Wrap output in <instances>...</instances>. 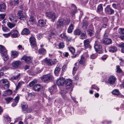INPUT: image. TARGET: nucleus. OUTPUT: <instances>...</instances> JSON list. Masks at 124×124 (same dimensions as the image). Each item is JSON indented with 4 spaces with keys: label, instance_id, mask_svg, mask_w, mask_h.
<instances>
[{
    "label": "nucleus",
    "instance_id": "obj_17",
    "mask_svg": "<svg viewBox=\"0 0 124 124\" xmlns=\"http://www.w3.org/2000/svg\"><path fill=\"white\" fill-rule=\"evenodd\" d=\"M18 18L21 20H24L26 19L25 16L23 15V12L22 11L18 12Z\"/></svg>",
    "mask_w": 124,
    "mask_h": 124
},
{
    "label": "nucleus",
    "instance_id": "obj_51",
    "mask_svg": "<svg viewBox=\"0 0 124 124\" xmlns=\"http://www.w3.org/2000/svg\"><path fill=\"white\" fill-rule=\"evenodd\" d=\"M29 22L32 25L34 23V18L33 17L31 16Z\"/></svg>",
    "mask_w": 124,
    "mask_h": 124
},
{
    "label": "nucleus",
    "instance_id": "obj_26",
    "mask_svg": "<svg viewBox=\"0 0 124 124\" xmlns=\"http://www.w3.org/2000/svg\"><path fill=\"white\" fill-rule=\"evenodd\" d=\"M80 38L82 39H84L86 37V35L85 32L82 31L80 34Z\"/></svg>",
    "mask_w": 124,
    "mask_h": 124
},
{
    "label": "nucleus",
    "instance_id": "obj_20",
    "mask_svg": "<svg viewBox=\"0 0 124 124\" xmlns=\"http://www.w3.org/2000/svg\"><path fill=\"white\" fill-rule=\"evenodd\" d=\"M72 10L70 13V14L71 15H73L77 12L78 10L76 7L74 5H72Z\"/></svg>",
    "mask_w": 124,
    "mask_h": 124
},
{
    "label": "nucleus",
    "instance_id": "obj_57",
    "mask_svg": "<svg viewBox=\"0 0 124 124\" xmlns=\"http://www.w3.org/2000/svg\"><path fill=\"white\" fill-rule=\"evenodd\" d=\"M118 32L120 34H124V29L120 28L118 30Z\"/></svg>",
    "mask_w": 124,
    "mask_h": 124
},
{
    "label": "nucleus",
    "instance_id": "obj_23",
    "mask_svg": "<svg viewBox=\"0 0 124 124\" xmlns=\"http://www.w3.org/2000/svg\"><path fill=\"white\" fill-rule=\"evenodd\" d=\"M45 62L48 66H51L54 64V62L51 60L49 59L46 58L45 59Z\"/></svg>",
    "mask_w": 124,
    "mask_h": 124
},
{
    "label": "nucleus",
    "instance_id": "obj_7",
    "mask_svg": "<svg viewBox=\"0 0 124 124\" xmlns=\"http://www.w3.org/2000/svg\"><path fill=\"white\" fill-rule=\"evenodd\" d=\"M46 16L51 19L53 22H54L55 19L56 18L55 13L53 12H47L46 13Z\"/></svg>",
    "mask_w": 124,
    "mask_h": 124
},
{
    "label": "nucleus",
    "instance_id": "obj_30",
    "mask_svg": "<svg viewBox=\"0 0 124 124\" xmlns=\"http://www.w3.org/2000/svg\"><path fill=\"white\" fill-rule=\"evenodd\" d=\"M55 86L51 87L49 88V91L50 92L52 93H54L56 92V89Z\"/></svg>",
    "mask_w": 124,
    "mask_h": 124
},
{
    "label": "nucleus",
    "instance_id": "obj_45",
    "mask_svg": "<svg viewBox=\"0 0 124 124\" xmlns=\"http://www.w3.org/2000/svg\"><path fill=\"white\" fill-rule=\"evenodd\" d=\"M81 32L79 29H78L74 31V34L76 35H79Z\"/></svg>",
    "mask_w": 124,
    "mask_h": 124
},
{
    "label": "nucleus",
    "instance_id": "obj_13",
    "mask_svg": "<svg viewBox=\"0 0 124 124\" xmlns=\"http://www.w3.org/2000/svg\"><path fill=\"white\" fill-rule=\"evenodd\" d=\"M43 89L42 86L41 85L36 84L33 87V90L36 91H41Z\"/></svg>",
    "mask_w": 124,
    "mask_h": 124
},
{
    "label": "nucleus",
    "instance_id": "obj_46",
    "mask_svg": "<svg viewBox=\"0 0 124 124\" xmlns=\"http://www.w3.org/2000/svg\"><path fill=\"white\" fill-rule=\"evenodd\" d=\"M112 93L114 95H118L119 94L118 91L117 89H115L113 90L112 92Z\"/></svg>",
    "mask_w": 124,
    "mask_h": 124
},
{
    "label": "nucleus",
    "instance_id": "obj_2",
    "mask_svg": "<svg viewBox=\"0 0 124 124\" xmlns=\"http://www.w3.org/2000/svg\"><path fill=\"white\" fill-rule=\"evenodd\" d=\"M30 41L32 47L34 50H37V47L35 38L34 37H31L30 39Z\"/></svg>",
    "mask_w": 124,
    "mask_h": 124
},
{
    "label": "nucleus",
    "instance_id": "obj_32",
    "mask_svg": "<svg viewBox=\"0 0 124 124\" xmlns=\"http://www.w3.org/2000/svg\"><path fill=\"white\" fill-rule=\"evenodd\" d=\"M4 93H3V95L6 96L7 95H9L11 94L12 93V91L10 90H8L4 92Z\"/></svg>",
    "mask_w": 124,
    "mask_h": 124
},
{
    "label": "nucleus",
    "instance_id": "obj_27",
    "mask_svg": "<svg viewBox=\"0 0 124 124\" xmlns=\"http://www.w3.org/2000/svg\"><path fill=\"white\" fill-rule=\"evenodd\" d=\"M46 21L45 20H40L38 21V22L40 26L43 27L45 25Z\"/></svg>",
    "mask_w": 124,
    "mask_h": 124
},
{
    "label": "nucleus",
    "instance_id": "obj_61",
    "mask_svg": "<svg viewBox=\"0 0 124 124\" xmlns=\"http://www.w3.org/2000/svg\"><path fill=\"white\" fill-rule=\"evenodd\" d=\"M17 47L19 50H21L22 51L24 50V49L23 47L21 45H19Z\"/></svg>",
    "mask_w": 124,
    "mask_h": 124
},
{
    "label": "nucleus",
    "instance_id": "obj_59",
    "mask_svg": "<svg viewBox=\"0 0 124 124\" xmlns=\"http://www.w3.org/2000/svg\"><path fill=\"white\" fill-rule=\"evenodd\" d=\"M91 88L92 89L96 90L97 91H98L99 90V88L94 85H92Z\"/></svg>",
    "mask_w": 124,
    "mask_h": 124
},
{
    "label": "nucleus",
    "instance_id": "obj_11",
    "mask_svg": "<svg viewBox=\"0 0 124 124\" xmlns=\"http://www.w3.org/2000/svg\"><path fill=\"white\" fill-rule=\"evenodd\" d=\"M11 37L12 38H16L18 37V32L16 29H13L10 32Z\"/></svg>",
    "mask_w": 124,
    "mask_h": 124
},
{
    "label": "nucleus",
    "instance_id": "obj_48",
    "mask_svg": "<svg viewBox=\"0 0 124 124\" xmlns=\"http://www.w3.org/2000/svg\"><path fill=\"white\" fill-rule=\"evenodd\" d=\"M87 32L88 34L90 36H93L94 33V32L93 31L89 29L88 30Z\"/></svg>",
    "mask_w": 124,
    "mask_h": 124
},
{
    "label": "nucleus",
    "instance_id": "obj_34",
    "mask_svg": "<svg viewBox=\"0 0 124 124\" xmlns=\"http://www.w3.org/2000/svg\"><path fill=\"white\" fill-rule=\"evenodd\" d=\"M22 107L23 110L24 111L26 110L28 108V106L27 103L24 102H23L22 103Z\"/></svg>",
    "mask_w": 124,
    "mask_h": 124
},
{
    "label": "nucleus",
    "instance_id": "obj_14",
    "mask_svg": "<svg viewBox=\"0 0 124 124\" xmlns=\"http://www.w3.org/2000/svg\"><path fill=\"white\" fill-rule=\"evenodd\" d=\"M17 16L15 14H11L9 16V20L12 22H17L16 19Z\"/></svg>",
    "mask_w": 124,
    "mask_h": 124
},
{
    "label": "nucleus",
    "instance_id": "obj_22",
    "mask_svg": "<svg viewBox=\"0 0 124 124\" xmlns=\"http://www.w3.org/2000/svg\"><path fill=\"white\" fill-rule=\"evenodd\" d=\"M11 56L12 58H17L19 55V53L16 51H11Z\"/></svg>",
    "mask_w": 124,
    "mask_h": 124
},
{
    "label": "nucleus",
    "instance_id": "obj_3",
    "mask_svg": "<svg viewBox=\"0 0 124 124\" xmlns=\"http://www.w3.org/2000/svg\"><path fill=\"white\" fill-rule=\"evenodd\" d=\"M52 76L50 74L44 75L41 78L42 80L44 82L50 80L52 79Z\"/></svg>",
    "mask_w": 124,
    "mask_h": 124
},
{
    "label": "nucleus",
    "instance_id": "obj_40",
    "mask_svg": "<svg viewBox=\"0 0 124 124\" xmlns=\"http://www.w3.org/2000/svg\"><path fill=\"white\" fill-rule=\"evenodd\" d=\"M73 26L72 24H71L69 26L68 30V32L69 33L71 32L73 29Z\"/></svg>",
    "mask_w": 124,
    "mask_h": 124
},
{
    "label": "nucleus",
    "instance_id": "obj_64",
    "mask_svg": "<svg viewBox=\"0 0 124 124\" xmlns=\"http://www.w3.org/2000/svg\"><path fill=\"white\" fill-rule=\"evenodd\" d=\"M63 55L65 57H67L69 55V54L67 52H64L63 53Z\"/></svg>",
    "mask_w": 124,
    "mask_h": 124
},
{
    "label": "nucleus",
    "instance_id": "obj_5",
    "mask_svg": "<svg viewBox=\"0 0 124 124\" xmlns=\"http://www.w3.org/2000/svg\"><path fill=\"white\" fill-rule=\"evenodd\" d=\"M105 13L111 15L114 13V11L110 7L109 5H108L105 8Z\"/></svg>",
    "mask_w": 124,
    "mask_h": 124
},
{
    "label": "nucleus",
    "instance_id": "obj_10",
    "mask_svg": "<svg viewBox=\"0 0 124 124\" xmlns=\"http://www.w3.org/2000/svg\"><path fill=\"white\" fill-rule=\"evenodd\" d=\"M21 60H23L25 62L27 63H29L32 61V58L31 56L24 55L21 59Z\"/></svg>",
    "mask_w": 124,
    "mask_h": 124
},
{
    "label": "nucleus",
    "instance_id": "obj_31",
    "mask_svg": "<svg viewBox=\"0 0 124 124\" xmlns=\"http://www.w3.org/2000/svg\"><path fill=\"white\" fill-rule=\"evenodd\" d=\"M72 84H65L66 89L69 91H71L73 90V88L71 87Z\"/></svg>",
    "mask_w": 124,
    "mask_h": 124
},
{
    "label": "nucleus",
    "instance_id": "obj_55",
    "mask_svg": "<svg viewBox=\"0 0 124 124\" xmlns=\"http://www.w3.org/2000/svg\"><path fill=\"white\" fill-rule=\"evenodd\" d=\"M65 84H72V81L70 79H67L65 81Z\"/></svg>",
    "mask_w": 124,
    "mask_h": 124
},
{
    "label": "nucleus",
    "instance_id": "obj_62",
    "mask_svg": "<svg viewBox=\"0 0 124 124\" xmlns=\"http://www.w3.org/2000/svg\"><path fill=\"white\" fill-rule=\"evenodd\" d=\"M19 97L18 96L14 99V100L16 103H17L19 101Z\"/></svg>",
    "mask_w": 124,
    "mask_h": 124
},
{
    "label": "nucleus",
    "instance_id": "obj_41",
    "mask_svg": "<svg viewBox=\"0 0 124 124\" xmlns=\"http://www.w3.org/2000/svg\"><path fill=\"white\" fill-rule=\"evenodd\" d=\"M4 120L5 121L6 124H7L9 123L11 121V118L8 116H7L5 118Z\"/></svg>",
    "mask_w": 124,
    "mask_h": 124
},
{
    "label": "nucleus",
    "instance_id": "obj_56",
    "mask_svg": "<svg viewBox=\"0 0 124 124\" xmlns=\"http://www.w3.org/2000/svg\"><path fill=\"white\" fill-rule=\"evenodd\" d=\"M58 46L59 48H63L64 46V45L63 43L61 42L59 44Z\"/></svg>",
    "mask_w": 124,
    "mask_h": 124
},
{
    "label": "nucleus",
    "instance_id": "obj_42",
    "mask_svg": "<svg viewBox=\"0 0 124 124\" xmlns=\"http://www.w3.org/2000/svg\"><path fill=\"white\" fill-rule=\"evenodd\" d=\"M103 21L104 23L105 24H103L102 25V26L103 27L105 28L106 27V26H107L106 23L108 22V19L107 18L105 17L104 18Z\"/></svg>",
    "mask_w": 124,
    "mask_h": 124
},
{
    "label": "nucleus",
    "instance_id": "obj_8",
    "mask_svg": "<svg viewBox=\"0 0 124 124\" xmlns=\"http://www.w3.org/2000/svg\"><path fill=\"white\" fill-rule=\"evenodd\" d=\"M0 83L7 88H8L9 86V84L7 79H3L0 80Z\"/></svg>",
    "mask_w": 124,
    "mask_h": 124
},
{
    "label": "nucleus",
    "instance_id": "obj_12",
    "mask_svg": "<svg viewBox=\"0 0 124 124\" xmlns=\"http://www.w3.org/2000/svg\"><path fill=\"white\" fill-rule=\"evenodd\" d=\"M22 62L20 61H15L12 63V66L16 68H18L22 64Z\"/></svg>",
    "mask_w": 124,
    "mask_h": 124
},
{
    "label": "nucleus",
    "instance_id": "obj_39",
    "mask_svg": "<svg viewBox=\"0 0 124 124\" xmlns=\"http://www.w3.org/2000/svg\"><path fill=\"white\" fill-rule=\"evenodd\" d=\"M23 83V82L22 81H20L19 82L17 85L16 86V90H17L20 88L21 87Z\"/></svg>",
    "mask_w": 124,
    "mask_h": 124
},
{
    "label": "nucleus",
    "instance_id": "obj_25",
    "mask_svg": "<svg viewBox=\"0 0 124 124\" xmlns=\"http://www.w3.org/2000/svg\"><path fill=\"white\" fill-rule=\"evenodd\" d=\"M109 49V51L110 52H114L117 50L116 47L114 46H110Z\"/></svg>",
    "mask_w": 124,
    "mask_h": 124
},
{
    "label": "nucleus",
    "instance_id": "obj_53",
    "mask_svg": "<svg viewBox=\"0 0 124 124\" xmlns=\"http://www.w3.org/2000/svg\"><path fill=\"white\" fill-rule=\"evenodd\" d=\"M55 32V31L54 29H52L51 31V34L49 35L50 37L52 38L53 37Z\"/></svg>",
    "mask_w": 124,
    "mask_h": 124
},
{
    "label": "nucleus",
    "instance_id": "obj_49",
    "mask_svg": "<svg viewBox=\"0 0 124 124\" xmlns=\"http://www.w3.org/2000/svg\"><path fill=\"white\" fill-rule=\"evenodd\" d=\"M5 100L8 103L12 101L13 100V98L10 97H8L5 98Z\"/></svg>",
    "mask_w": 124,
    "mask_h": 124
},
{
    "label": "nucleus",
    "instance_id": "obj_33",
    "mask_svg": "<svg viewBox=\"0 0 124 124\" xmlns=\"http://www.w3.org/2000/svg\"><path fill=\"white\" fill-rule=\"evenodd\" d=\"M38 52L40 54H45L46 53V51L45 49L42 48L39 49Z\"/></svg>",
    "mask_w": 124,
    "mask_h": 124
},
{
    "label": "nucleus",
    "instance_id": "obj_24",
    "mask_svg": "<svg viewBox=\"0 0 124 124\" xmlns=\"http://www.w3.org/2000/svg\"><path fill=\"white\" fill-rule=\"evenodd\" d=\"M30 33L29 30L27 28H24L22 31L21 34L22 35H28Z\"/></svg>",
    "mask_w": 124,
    "mask_h": 124
},
{
    "label": "nucleus",
    "instance_id": "obj_21",
    "mask_svg": "<svg viewBox=\"0 0 124 124\" xmlns=\"http://www.w3.org/2000/svg\"><path fill=\"white\" fill-rule=\"evenodd\" d=\"M6 7L3 2H1L0 3V11L1 12H4L5 11Z\"/></svg>",
    "mask_w": 124,
    "mask_h": 124
},
{
    "label": "nucleus",
    "instance_id": "obj_37",
    "mask_svg": "<svg viewBox=\"0 0 124 124\" xmlns=\"http://www.w3.org/2000/svg\"><path fill=\"white\" fill-rule=\"evenodd\" d=\"M116 72L117 73H121L123 75H124V72L122 71V70L120 68L119 66V65L116 66Z\"/></svg>",
    "mask_w": 124,
    "mask_h": 124
},
{
    "label": "nucleus",
    "instance_id": "obj_18",
    "mask_svg": "<svg viewBox=\"0 0 124 124\" xmlns=\"http://www.w3.org/2000/svg\"><path fill=\"white\" fill-rule=\"evenodd\" d=\"M112 42V40L110 39L105 38L103 39V43L105 44L109 45L111 44Z\"/></svg>",
    "mask_w": 124,
    "mask_h": 124
},
{
    "label": "nucleus",
    "instance_id": "obj_16",
    "mask_svg": "<svg viewBox=\"0 0 124 124\" xmlns=\"http://www.w3.org/2000/svg\"><path fill=\"white\" fill-rule=\"evenodd\" d=\"M116 80V78L115 76H111L108 79V83L111 84H113L115 82Z\"/></svg>",
    "mask_w": 124,
    "mask_h": 124
},
{
    "label": "nucleus",
    "instance_id": "obj_1",
    "mask_svg": "<svg viewBox=\"0 0 124 124\" xmlns=\"http://www.w3.org/2000/svg\"><path fill=\"white\" fill-rule=\"evenodd\" d=\"M0 51L3 59L5 61H6L8 58V56L7 50L4 46L0 45Z\"/></svg>",
    "mask_w": 124,
    "mask_h": 124
},
{
    "label": "nucleus",
    "instance_id": "obj_63",
    "mask_svg": "<svg viewBox=\"0 0 124 124\" xmlns=\"http://www.w3.org/2000/svg\"><path fill=\"white\" fill-rule=\"evenodd\" d=\"M4 35L6 38H8L10 36H11V34L10 32L7 34H3Z\"/></svg>",
    "mask_w": 124,
    "mask_h": 124
},
{
    "label": "nucleus",
    "instance_id": "obj_44",
    "mask_svg": "<svg viewBox=\"0 0 124 124\" xmlns=\"http://www.w3.org/2000/svg\"><path fill=\"white\" fill-rule=\"evenodd\" d=\"M69 91L67 90L66 89H62L60 91V93L62 95H63Z\"/></svg>",
    "mask_w": 124,
    "mask_h": 124
},
{
    "label": "nucleus",
    "instance_id": "obj_43",
    "mask_svg": "<svg viewBox=\"0 0 124 124\" xmlns=\"http://www.w3.org/2000/svg\"><path fill=\"white\" fill-rule=\"evenodd\" d=\"M89 24L86 21H85L83 23V27L85 29H87L88 27Z\"/></svg>",
    "mask_w": 124,
    "mask_h": 124
},
{
    "label": "nucleus",
    "instance_id": "obj_54",
    "mask_svg": "<svg viewBox=\"0 0 124 124\" xmlns=\"http://www.w3.org/2000/svg\"><path fill=\"white\" fill-rule=\"evenodd\" d=\"M98 54L97 53L93 54L91 55L90 57L92 59H94L97 56Z\"/></svg>",
    "mask_w": 124,
    "mask_h": 124
},
{
    "label": "nucleus",
    "instance_id": "obj_47",
    "mask_svg": "<svg viewBox=\"0 0 124 124\" xmlns=\"http://www.w3.org/2000/svg\"><path fill=\"white\" fill-rule=\"evenodd\" d=\"M68 48L70 52L72 54H74L75 52V49L74 48L72 47H68Z\"/></svg>",
    "mask_w": 124,
    "mask_h": 124
},
{
    "label": "nucleus",
    "instance_id": "obj_36",
    "mask_svg": "<svg viewBox=\"0 0 124 124\" xmlns=\"http://www.w3.org/2000/svg\"><path fill=\"white\" fill-rule=\"evenodd\" d=\"M8 26L10 29H11L16 26L15 23H12L10 22H8L7 24Z\"/></svg>",
    "mask_w": 124,
    "mask_h": 124
},
{
    "label": "nucleus",
    "instance_id": "obj_15",
    "mask_svg": "<svg viewBox=\"0 0 124 124\" xmlns=\"http://www.w3.org/2000/svg\"><path fill=\"white\" fill-rule=\"evenodd\" d=\"M22 75L21 73H18L17 75L13 76L10 78L9 79L12 81L14 80H19L21 76Z\"/></svg>",
    "mask_w": 124,
    "mask_h": 124
},
{
    "label": "nucleus",
    "instance_id": "obj_19",
    "mask_svg": "<svg viewBox=\"0 0 124 124\" xmlns=\"http://www.w3.org/2000/svg\"><path fill=\"white\" fill-rule=\"evenodd\" d=\"M90 43L89 39H86L84 40V43L85 47V48H91V46L89 44Z\"/></svg>",
    "mask_w": 124,
    "mask_h": 124
},
{
    "label": "nucleus",
    "instance_id": "obj_4",
    "mask_svg": "<svg viewBox=\"0 0 124 124\" xmlns=\"http://www.w3.org/2000/svg\"><path fill=\"white\" fill-rule=\"evenodd\" d=\"M65 23V20L63 19H59L58 20L56 24V26L57 28H61L63 27Z\"/></svg>",
    "mask_w": 124,
    "mask_h": 124
},
{
    "label": "nucleus",
    "instance_id": "obj_38",
    "mask_svg": "<svg viewBox=\"0 0 124 124\" xmlns=\"http://www.w3.org/2000/svg\"><path fill=\"white\" fill-rule=\"evenodd\" d=\"M18 0H14L13 1L11 2L10 3L11 6L16 5L18 4L19 3Z\"/></svg>",
    "mask_w": 124,
    "mask_h": 124
},
{
    "label": "nucleus",
    "instance_id": "obj_58",
    "mask_svg": "<svg viewBox=\"0 0 124 124\" xmlns=\"http://www.w3.org/2000/svg\"><path fill=\"white\" fill-rule=\"evenodd\" d=\"M117 46L120 47L122 48H124V43L121 42L117 44Z\"/></svg>",
    "mask_w": 124,
    "mask_h": 124
},
{
    "label": "nucleus",
    "instance_id": "obj_6",
    "mask_svg": "<svg viewBox=\"0 0 124 124\" xmlns=\"http://www.w3.org/2000/svg\"><path fill=\"white\" fill-rule=\"evenodd\" d=\"M97 41H95L94 48L95 51L98 53H100L102 51V47L101 46L99 45Z\"/></svg>",
    "mask_w": 124,
    "mask_h": 124
},
{
    "label": "nucleus",
    "instance_id": "obj_60",
    "mask_svg": "<svg viewBox=\"0 0 124 124\" xmlns=\"http://www.w3.org/2000/svg\"><path fill=\"white\" fill-rule=\"evenodd\" d=\"M8 69V68L7 66H5L1 69L0 70L1 71H4L7 70Z\"/></svg>",
    "mask_w": 124,
    "mask_h": 124
},
{
    "label": "nucleus",
    "instance_id": "obj_50",
    "mask_svg": "<svg viewBox=\"0 0 124 124\" xmlns=\"http://www.w3.org/2000/svg\"><path fill=\"white\" fill-rule=\"evenodd\" d=\"M77 64V63H76L75 64V66H74V67L73 69V74H74L75 72H74V71L76 70H77L78 69V67L77 65H76Z\"/></svg>",
    "mask_w": 124,
    "mask_h": 124
},
{
    "label": "nucleus",
    "instance_id": "obj_29",
    "mask_svg": "<svg viewBox=\"0 0 124 124\" xmlns=\"http://www.w3.org/2000/svg\"><path fill=\"white\" fill-rule=\"evenodd\" d=\"M85 61L86 59L84 57V55H82L81 56L80 60L79 62V63L81 64H83L85 63Z\"/></svg>",
    "mask_w": 124,
    "mask_h": 124
},
{
    "label": "nucleus",
    "instance_id": "obj_28",
    "mask_svg": "<svg viewBox=\"0 0 124 124\" xmlns=\"http://www.w3.org/2000/svg\"><path fill=\"white\" fill-rule=\"evenodd\" d=\"M103 10L102 5V4H99L97 8V12L99 13L101 12Z\"/></svg>",
    "mask_w": 124,
    "mask_h": 124
},
{
    "label": "nucleus",
    "instance_id": "obj_52",
    "mask_svg": "<svg viewBox=\"0 0 124 124\" xmlns=\"http://www.w3.org/2000/svg\"><path fill=\"white\" fill-rule=\"evenodd\" d=\"M37 82L36 80H34L31 82L29 84V85L30 87L32 86L35 83H36Z\"/></svg>",
    "mask_w": 124,
    "mask_h": 124
},
{
    "label": "nucleus",
    "instance_id": "obj_35",
    "mask_svg": "<svg viewBox=\"0 0 124 124\" xmlns=\"http://www.w3.org/2000/svg\"><path fill=\"white\" fill-rule=\"evenodd\" d=\"M61 69V68L60 67V65H57V67L55 68L54 71V72L55 75H57L58 73H59Z\"/></svg>",
    "mask_w": 124,
    "mask_h": 124
},
{
    "label": "nucleus",
    "instance_id": "obj_9",
    "mask_svg": "<svg viewBox=\"0 0 124 124\" xmlns=\"http://www.w3.org/2000/svg\"><path fill=\"white\" fill-rule=\"evenodd\" d=\"M65 79L63 77H60L57 80V85L59 86H62L64 85L65 81Z\"/></svg>",
    "mask_w": 124,
    "mask_h": 124
}]
</instances>
